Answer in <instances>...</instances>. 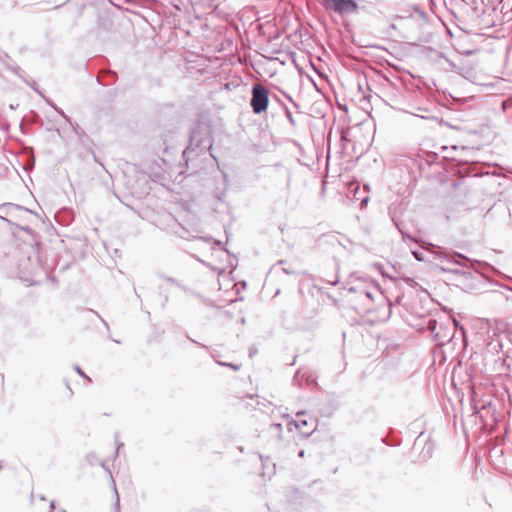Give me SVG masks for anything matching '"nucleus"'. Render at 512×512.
<instances>
[{"mask_svg":"<svg viewBox=\"0 0 512 512\" xmlns=\"http://www.w3.org/2000/svg\"><path fill=\"white\" fill-rule=\"evenodd\" d=\"M87 461L89 462L90 465H93L95 463V461L97 460V457L95 454H88L87 457H86Z\"/></svg>","mask_w":512,"mask_h":512,"instance_id":"21","label":"nucleus"},{"mask_svg":"<svg viewBox=\"0 0 512 512\" xmlns=\"http://www.w3.org/2000/svg\"><path fill=\"white\" fill-rule=\"evenodd\" d=\"M283 271H284L286 274H291V273H292V271H290L289 269H286V268H284V269H283Z\"/></svg>","mask_w":512,"mask_h":512,"instance_id":"35","label":"nucleus"},{"mask_svg":"<svg viewBox=\"0 0 512 512\" xmlns=\"http://www.w3.org/2000/svg\"><path fill=\"white\" fill-rule=\"evenodd\" d=\"M197 345L203 347V344H201L200 342H197Z\"/></svg>","mask_w":512,"mask_h":512,"instance_id":"43","label":"nucleus"},{"mask_svg":"<svg viewBox=\"0 0 512 512\" xmlns=\"http://www.w3.org/2000/svg\"><path fill=\"white\" fill-rule=\"evenodd\" d=\"M247 400H254V395L247 394L245 397L241 398L239 405L246 412H252L254 410V406L250 404Z\"/></svg>","mask_w":512,"mask_h":512,"instance_id":"15","label":"nucleus"},{"mask_svg":"<svg viewBox=\"0 0 512 512\" xmlns=\"http://www.w3.org/2000/svg\"><path fill=\"white\" fill-rule=\"evenodd\" d=\"M261 462H262V467H263V471L261 473V476L266 480V479H271L272 476L275 474V464L269 459V458H266V459H263L261 457Z\"/></svg>","mask_w":512,"mask_h":512,"instance_id":"10","label":"nucleus"},{"mask_svg":"<svg viewBox=\"0 0 512 512\" xmlns=\"http://www.w3.org/2000/svg\"><path fill=\"white\" fill-rule=\"evenodd\" d=\"M282 97H286L292 101L291 97L284 92L271 91L265 86L258 84V115L267 113L268 108H270V113L274 116V114L285 107Z\"/></svg>","mask_w":512,"mask_h":512,"instance_id":"2","label":"nucleus"},{"mask_svg":"<svg viewBox=\"0 0 512 512\" xmlns=\"http://www.w3.org/2000/svg\"><path fill=\"white\" fill-rule=\"evenodd\" d=\"M254 352H255V350H254L253 348H250V350H249V355H250V357H252V355H253V353H254Z\"/></svg>","mask_w":512,"mask_h":512,"instance_id":"34","label":"nucleus"},{"mask_svg":"<svg viewBox=\"0 0 512 512\" xmlns=\"http://www.w3.org/2000/svg\"><path fill=\"white\" fill-rule=\"evenodd\" d=\"M197 345L203 347V344H201L200 342H197Z\"/></svg>","mask_w":512,"mask_h":512,"instance_id":"42","label":"nucleus"},{"mask_svg":"<svg viewBox=\"0 0 512 512\" xmlns=\"http://www.w3.org/2000/svg\"><path fill=\"white\" fill-rule=\"evenodd\" d=\"M101 321L103 322V324L105 325L106 329L109 330V325L108 323L104 320V319H101Z\"/></svg>","mask_w":512,"mask_h":512,"instance_id":"29","label":"nucleus"},{"mask_svg":"<svg viewBox=\"0 0 512 512\" xmlns=\"http://www.w3.org/2000/svg\"><path fill=\"white\" fill-rule=\"evenodd\" d=\"M279 293H280V290L278 289V290L275 292V296H277Z\"/></svg>","mask_w":512,"mask_h":512,"instance_id":"41","label":"nucleus"},{"mask_svg":"<svg viewBox=\"0 0 512 512\" xmlns=\"http://www.w3.org/2000/svg\"><path fill=\"white\" fill-rule=\"evenodd\" d=\"M412 254L415 257V259L418 261H423L425 259L424 253L422 251L412 250Z\"/></svg>","mask_w":512,"mask_h":512,"instance_id":"18","label":"nucleus"},{"mask_svg":"<svg viewBox=\"0 0 512 512\" xmlns=\"http://www.w3.org/2000/svg\"><path fill=\"white\" fill-rule=\"evenodd\" d=\"M329 283L332 284V285H336L338 283V279L336 278L333 281H329Z\"/></svg>","mask_w":512,"mask_h":512,"instance_id":"32","label":"nucleus"},{"mask_svg":"<svg viewBox=\"0 0 512 512\" xmlns=\"http://www.w3.org/2000/svg\"><path fill=\"white\" fill-rule=\"evenodd\" d=\"M39 499L42 500V501H45L46 500V497L44 495H40L39 496Z\"/></svg>","mask_w":512,"mask_h":512,"instance_id":"36","label":"nucleus"},{"mask_svg":"<svg viewBox=\"0 0 512 512\" xmlns=\"http://www.w3.org/2000/svg\"><path fill=\"white\" fill-rule=\"evenodd\" d=\"M257 31H258V36H259L262 33V26L261 25H258Z\"/></svg>","mask_w":512,"mask_h":512,"instance_id":"30","label":"nucleus"},{"mask_svg":"<svg viewBox=\"0 0 512 512\" xmlns=\"http://www.w3.org/2000/svg\"><path fill=\"white\" fill-rule=\"evenodd\" d=\"M271 428H274L276 430V434L278 437L281 435V431H282L281 423H275V424L271 425Z\"/></svg>","mask_w":512,"mask_h":512,"instance_id":"20","label":"nucleus"},{"mask_svg":"<svg viewBox=\"0 0 512 512\" xmlns=\"http://www.w3.org/2000/svg\"><path fill=\"white\" fill-rule=\"evenodd\" d=\"M122 446H123V443H120V444H118V445H117L116 453H118V452H119V449H120V447H122Z\"/></svg>","mask_w":512,"mask_h":512,"instance_id":"33","label":"nucleus"},{"mask_svg":"<svg viewBox=\"0 0 512 512\" xmlns=\"http://www.w3.org/2000/svg\"><path fill=\"white\" fill-rule=\"evenodd\" d=\"M100 465L109 473L110 477H112V473L110 469L106 466L105 462H100Z\"/></svg>","mask_w":512,"mask_h":512,"instance_id":"26","label":"nucleus"},{"mask_svg":"<svg viewBox=\"0 0 512 512\" xmlns=\"http://www.w3.org/2000/svg\"><path fill=\"white\" fill-rule=\"evenodd\" d=\"M299 456H300V457H303V456H304V451H303V450H301V451L299 452Z\"/></svg>","mask_w":512,"mask_h":512,"instance_id":"38","label":"nucleus"},{"mask_svg":"<svg viewBox=\"0 0 512 512\" xmlns=\"http://www.w3.org/2000/svg\"><path fill=\"white\" fill-rule=\"evenodd\" d=\"M41 97L42 95H44L42 92H40L39 90L36 89V86H33L32 87Z\"/></svg>","mask_w":512,"mask_h":512,"instance_id":"31","label":"nucleus"},{"mask_svg":"<svg viewBox=\"0 0 512 512\" xmlns=\"http://www.w3.org/2000/svg\"><path fill=\"white\" fill-rule=\"evenodd\" d=\"M49 507H50V512H54V511H55V508H56V502H55L54 500H52V501L50 502Z\"/></svg>","mask_w":512,"mask_h":512,"instance_id":"27","label":"nucleus"},{"mask_svg":"<svg viewBox=\"0 0 512 512\" xmlns=\"http://www.w3.org/2000/svg\"><path fill=\"white\" fill-rule=\"evenodd\" d=\"M42 98L45 100V102L51 106L59 115H61L65 121L71 123V118L65 114V112L58 107L50 98L46 97L45 95H42Z\"/></svg>","mask_w":512,"mask_h":512,"instance_id":"14","label":"nucleus"},{"mask_svg":"<svg viewBox=\"0 0 512 512\" xmlns=\"http://www.w3.org/2000/svg\"><path fill=\"white\" fill-rule=\"evenodd\" d=\"M58 512H66V510H64V509H61V510H59Z\"/></svg>","mask_w":512,"mask_h":512,"instance_id":"45","label":"nucleus"},{"mask_svg":"<svg viewBox=\"0 0 512 512\" xmlns=\"http://www.w3.org/2000/svg\"><path fill=\"white\" fill-rule=\"evenodd\" d=\"M478 413V410L476 407H474V414H477Z\"/></svg>","mask_w":512,"mask_h":512,"instance_id":"40","label":"nucleus"},{"mask_svg":"<svg viewBox=\"0 0 512 512\" xmlns=\"http://www.w3.org/2000/svg\"><path fill=\"white\" fill-rule=\"evenodd\" d=\"M256 80H253L251 83V97H256Z\"/></svg>","mask_w":512,"mask_h":512,"instance_id":"22","label":"nucleus"},{"mask_svg":"<svg viewBox=\"0 0 512 512\" xmlns=\"http://www.w3.org/2000/svg\"><path fill=\"white\" fill-rule=\"evenodd\" d=\"M325 6L339 15H349L357 11L358 4L355 0H326Z\"/></svg>","mask_w":512,"mask_h":512,"instance_id":"5","label":"nucleus"},{"mask_svg":"<svg viewBox=\"0 0 512 512\" xmlns=\"http://www.w3.org/2000/svg\"><path fill=\"white\" fill-rule=\"evenodd\" d=\"M231 85H234V82H230V83L225 84V88L226 89H231Z\"/></svg>","mask_w":512,"mask_h":512,"instance_id":"28","label":"nucleus"},{"mask_svg":"<svg viewBox=\"0 0 512 512\" xmlns=\"http://www.w3.org/2000/svg\"><path fill=\"white\" fill-rule=\"evenodd\" d=\"M294 381L300 386L303 383H305L307 385H313L316 383V376H315L314 372L311 371L310 369L303 368V369H299L296 372V374L294 376Z\"/></svg>","mask_w":512,"mask_h":512,"instance_id":"8","label":"nucleus"},{"mask_svg":"<svg viewBox=\"0 0 512 512\" xmlns=\"http://www.w3.org/2000/svg\"><path fill=\"white\" fill-rule=\"evenodd\" d=\"M74 369L75 371L83 378L87 379L89 382H91V378L89 376H87L84 371L78 366V365H75L74 366Z\"/></svg>","mask_w":512,"mask_h":512,"instance_id":"19","label":"nucleus"},{"mask_svg":"<svg viewBox=\"0 0 512 512\" xmlns=\"http://www.w3.org/2000/svg\"><path fill=\"white\" fill-rule=\"evenodd\" d=\"M55 220L62 226H68L74 220V212L69 208H62L56 212Z\"/></svg>","mask_w":512,"mask_h":512,"instance_id":"9","label":"nucleus"},{"mask_svg":"<svg viewBox=\"0 0 512 512\" xmlns=\"http://www.w3.org/2000/svg\"><path fill=\"white\" fill-rule=\"evenodd\" d=\"M284 109H285L286 116H287V118H288L289 122H290L291 124H294V119H293V117H292L291 112L289 111V109H288L286 106L284 107Z\"/></svg>","mask_w":512,"mask_h":512,"instance_id":"23","label":"nucleus"},{"mask_svg":"<svg viewBox=\"0 0 512 512\" xmlns=\"http://www.w3.org/2000/svg\"><path fill=\"white\" fill-rule=\"evenodd\" d=\"M402 213L401 205L398 204H392L389 207V216L395 225V227L398 229L400 234L402 235L403 239H409L412 241H415V239L407 232L404 223L400 220V214Z\"/></svg>","mask_w":512,"mask_h":512,"instance_id":"6","label":"nucleus"},{"mask_svg":"<svg viewBox=\"0 0 512 512\" xmlns=\"http://www.w3.org/2000/svg\"><path fill=\"white\" fill-rule=\"evenodd\" d=\"M197 345L203 347V344H201L200 342H197Z\"/></svg>","mask_w":512,"mask_h":512,"instance_id":"44","label":"nucleus"},{"mask_svg":"<svg viewBox=\"0 0 512 512\" xmlns=\"http://www.w3.org/2000/svg\"><path fill=\"white\" fill-rule=\"evenodd\" d=\"M259 137L265 141L264 150L270 151L275 147V143L272 138V134L269 131H266L265 128H262V132Z\"/></svg>","mask_w":512,"mask_h":512,"instance_id":"13","label":"nucleus"},{"mask_svg":"<svg viewBox=\"0 0 512 512\" xmlns=\"http://www.w3.org/2000/svg\"><path fill=\"white\" fill-rule=\"evenodd\" d=\"M303 414H305V412H304V411H301V412H298V413H297V415H303Z\"/></svg>","mask_w":512,"mask_h":512,"instance_id":"39","label":"nucleus"},{"mask_svg":"<svg viewBox=\"0 0 512 512\" xmlns=\"http://www.w3.org/2000/svg\"><path fill=\"white\" fill-rule=\"evenodd\" d=\"M116 80L117 74L114 71L103 72L97 77L98 83L104 86L111 85L115 83Z\"/></svg>","mask_w":512,"mask_h":512,"instance_id":"12","label":"nucleus"},{"mask_svg":"<svg viewBox=\"0 0 512 512\" xmlns=\"http://www.w3.org/2000/svg\"><path fill=\"white\" fill-rule=\"evenodd\" d=\"M0 211L9 216H13L17 211L31 212V210L14 203H4L0 205Z\"/></svg>","mask_w":512,"mask_h":512,"instance_id":"11","label":"nucleus"},{"mask_svg":"<svg viewBox=\"0 0 512 512\" xmlns=\"http://www.w3.org/2000/svg\"><path fill=\"white\" fill-rule=\"evenodd\" d=\"M456 325L455 320L446 324L438 322L435 318H428L421 323V330L429 331L437 344L442 346L454 337Z\"/></svg>","mask_w":512,"mask_h":512,"instance_id":"3","label":"nucleus"},{"mask_svg":"<svg viewBox=\"0 0 512 512\" xmlns=\"http://www.w3.org/2000/svg\"><path fill=\"white\" fill-rule=\"evenodd\" d=\"M401 299H402V297H401V296H398V297L396 298V302H397V303H400Z\"/></svg>","mask_w":512,"mask_h":512,"instance_id":"37","label":"nucleus"},{"mask_svg":"<svg viewBox=\"0 0 512 512\" xmlns=\"http://www.w3.org/2000/svg\"><path fill=\"white\" fill-rule=\"evenodd\" d=\"M436 258L444 259L451 263H456L458 265H465V262L469 259L461 253L458 252H450L442 247H437V250L434 251Z\"/></svg>","mask_w":512,"mask_h":512,"instance_id":"7","label":"nucleus"},{"mask_svg":"<svg viewBox=\"0 0 512 512\" xmlns=\"http://www.w3.org/2000/svg\"><path fill=\"white\" fill-rule=\"evenodd\" d=\"M112 482H114L113 479H112ZM113 489H114V492L116 494V505L119 506V495H118V490L116 489L115 483H113Z\"/></svg>","mask_w":512,"mask_h":512,"instance_id":"25","label":"nucleus"},{"mask_svg":"<svg viewBox=\"0 0 512 512\" xmlns=\"http://www.w3.org/2000/svg\"><path fill=\"white\" fill-rule=\"evenodd\" d=\"M217 364H219L220 366H223V367H229L235 371L239 370L241 365L240 364H236V363H230V362H224V361H220V360H216Z\"/></svg>","mask_w":512,"mask_h":512,"instance_id":"17","label":"nucleus"},{"mask_svg":"<svg viewBox=\"0 0 512 512\" xmlns=\"http://www.w3.org/2000/svg\"><path fill=\"white\" fill-rule=\"evenodd\" d=\"M206 152H209V155L217 160L213 152L211 127L203 122H198L190 132L189 143L183 151V158L188 161L191 156L197 157Z\"/></svg>","mask_w":512,"mask_h":512,"instance_id":"1","label":"nucleus"},{"mask_svg":"<svg viewBox=\"0 0 512 512\" xmlns=\"http://www.w3.org/2000/svg\"><path fill=\"white\" fill-rule=\"evenodd\" d=\"M348 291L360 296L363 295L372 300L375 293L379 292V286L371 279H357L355 284L349 287Z\"/></svg>","mask_w":512,"mask_h":512,"instance_id":"4","label":"nucleus"},{"mask_svg":"<svg viewBox=\"0 0 512 512\" xmlns=\"http://www.w3.org/2000/svg\"><path fill=\"white\" fill-rule=\"evenodd\" d=\"M307 421L306 420H302V421H299V422H295V426L297 427V429H299V431L304 434V435H310L313 431V429H310V430H306L304 429L305 426H307Z\"/></svg>","mask_w":512,"mask_h":512,"instance_id":"16","label":"nucleus"},{"mask_svg":"<svg viewBox=\"0 0 512 512\" xmlns=\"http://www.w3.org/2000/svg\"><path fill=\"white\" fill-rule=\"evenodd\" d=\"M256 105H257L256 97H251V99H250V106H251V108H252L254 113H256Z\"/></svg>","mask_w":512,"mask_h":512,"instance_id":"24","label":"nucleus"}]
</instances>
